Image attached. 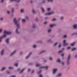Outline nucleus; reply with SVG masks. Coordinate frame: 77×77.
<instances>
[{"instance_id":"nucleus-1","label":"nucleus","mask_w":77,"mask_h":77,"mask_svg":"<svg viewBox=\"0 0 77 77\" xmlns=\"http://www.w3.org/2000/svg\"><path fill=\"white\" fill-rule=\"evenodd\" d=\"M14 23H15V24L17 25V29L16 30V32L17 33H19V32H18L17 31L19 28V25H20V23H18V21H17V19H16V18H14Z\"/></svg>"},{"instance_id":"nucleus-2","label":"nucleus","mask_w":77,"mask_h":77,"mask_svg":"<svg viewBox=\"0 0 77 77\" xmlns=\"http://www.w3.org/2000/svg\"><path fill=\"white\" fill-rule=\"evenodd\" d=\"M4 37H6V35L4 34L3 36H1V37H0V43L2 41V39L4 38Z\"/></svg>"},{"instance_id":"nucleus-3","label":"nucleus","mask_w":77,"mask_h":77,"mask_svg":"<svg viewBox=\"0 0 77 77\" xmlns=\"http://www.w3.org/2000/svg\"><path fill=\"white\" fill-rule=\"evenodd\" d=\"M4 33H5V34H7V35H10V34H11V32L5 30L4 32Z\"/></svg>"},{"instance_id":"nucleus-4","label":"nucleus","mask_w":77,"mask_h":77,"mask_svg":"<svg viewBox=\"0 0 77 77\" xmlns=\"http://www.w3.org/2000/svg\"><path fill=\"white\" fill-rule=\"evenodd\" d=\"M70 57H71V54H69V55L68 58V60L67 61V65H69V59H70Z\"/></svg>"},{"instance_id":"nucleus-5","label":"nucleus","mask_w":77,"mask_h":77,"mask_svg":"<svg viewBox=\"0 0 77 77\" xmlns=\"http://www.w3.org/2000/svg\"><path fill=\"white\" fill-rule=\"evenodd\" d=\"M57 69H54L53 70V74H55V73L56 72V71H57Z\"/></svg>"},{"instance_id":"nucleus-6","label":"nucleus","mask_w":77,"mask_h":77,"mask_svg":"<svg viewBox=\"0 0 77 77\" xmlns=\"http://www.w3.org/2000/svg\"><path fill=\"white\" fill-rule=\"evenodd\" d=\"M48 66H42L41 67L39 68L40 69H41V68H45L46 69H48Z\"/></svg>"},{"instance_id":"nucleus-7","label":"nucleus","mask_w":77,"mask_h":77,"mask_svg":"<svg viewBox=\"0 0 77 77\" xmlns=\"http://www.w3.org/2000/svg\"><path fill=\"white\" fill-rule=\"evenodd\" d=\"M15 53H16V51H14L11 54L10 56H12V55H14V54Z\"/></svg>"},{"instance_id":"nucleus-8","label":"nucleus","mask_w":77,"mask_h":77,"mask_svg":"<svg viewBox=\"0 0 77 77\" xmlns=\"http://www.w3.org/2000/svg\"><path fill=\"white\" fill-rule=\"evenodd\" d=\"M53 14V12H52L51 13L46 14L45 15H51V14Z\"/></svg>"},{"instance_id":"nucleus-9","label":"nucleus","mask_w":77,"mask_h":77,"mask_svg":"<svg viewBox=\"0 0 77 77\" xmlns=\"http://www.w3.org/2000/svg\"><path fill=\"white\" fill-rule=\"evenodd\" d=\"M55 24H50V27H54V26H55Z\"/></svg>"},{"instance_id":"nucleus-10","label":"nucleus","mask_w":77,"mask_h":77,"mask_svg":"<svg viewBox=\"0 0 77 77\" xmlns=\"http://www.w3.org/2000/svg\"><path fill=\"white\" fill-rule=\"evenodd\" d=\"M9 38H7L6 39V43H7V44H9Z\"/></svg>"},{"instance_id":"nucleus-11","label":"nucleus","mask_w":77,"mask_h":77,"mask_svg":"<svg viewBox=\"0 0 77 77\" xmlns=\"http://www.w3.org/2000/svg\"><path fill=\"white\" fill-rule=\"evenodd\" d=\"M32 54V52H30L29 54V55L26 57V59H28V58H29V56H30V54Z\"/></svg>"},{"instance_id":"nucleus-12","label":"nucleus","mask_w":77,"mask_h":77,"mask_svg":"<svg viewBox=\"0 0 77 77\" xmlns=\"http://www.w3.org/2000/svg\"><path fill=\"white\" fill-rule=\"evenodd\" d=\"M73 27L74 29H77V24H75L73 25Z\"/></svg>"},{"instance_id":"nucleus-13","label":"nucleus","mask_w":77,"mask_h":77,"mask_svg":"<svg viewBox=\"0 0 77 77\" xmlns=\"http://www.w3.org/2000/svg\"><path fill=\"white\" fill-rule=\"evenodd\" d=\"M26 69V68H24L20 72V73H22V72H23L24 71V70H25Z\"/></svg>"},{"instance_id":"nucleus-14","label":"nucleus","mask_w":77,"mask_h":77,"mask_svg":"<svg viewBox=\"0 0 77 77\" xmlns=\"http://www.w3.org/2000/svg\"><path fill=\"white\" fill-rule=\"evenodd\" d=\"M41 9H42V12H44L45 10H44V8H43L42 7H41Z\"/></svg>"},{"instance_id":"nucleus-15","label":"nucleus","mask_w":77,"mask_h":77,"mask_svg":"<svg viewBox=\"0 0 77 77\" xmlns=\"http://www.w3.org/2000/svg\"><path fill=\"white\" fill-rule=\"evenodd\" d=\"M75 44V42H74L73 43L71 44L70 45H71V46H74V45Z\"/></svg>"},{"instance_id":"nucleus-16","label":"nucleus","mask_w":77,"mask_h":77,"mask_svg":"<svg viewBox=\"0 0 77 77\" xmlns=\"http://www.w3.org/2000/svg\"><path fill=\"white\" fill-rule=\"evenodd\" d=\"M62 74L61 73H59L57 75V77H60V76Z\"/></svg>"},{"instance_id":"nucleus-17","label":"nucleus","mask_w":77,"mask_h":77,"mask_svg":"<svg viewBox=\"0 0 77 77\" xmlns=\"http://www.w3.org/2000/svg\"><path fill=\"white\" fill-rule=\"evenodd\" d=\"M3 52H4V50L3 49L1 52L2 55H3Z\"/></svg>"},{"instance_id":"nucleus-18","label":"nucleus","mask_w":77,"mask_h":77,"mask_svg":"<svg viewBox=\"0 0 77 77\" xmlns=\"http://www.w3.org/2000/svg\"><path fill=\"white\" fill-rule=\"evenodd\" d=\"M68 43H67L66 44H64V45H63V46H66V45H68Z\"/></svg>"},{"instance_id":"nucleus-19","label":"nucleus","mask_w":77,"mask_h":77,"mask_svg":"<svg viewBox=\"0 0 77 77\" xmlns=\"http://www.w3.org/2000/svg\"><path fill=\"white\" fill-rule=\"evenodd\" d=\"M41 65L40 64H36V66H39Z\"/></svg>"},{"instance_id":"nucleus-20","label":"nucleus","mask_w":77,"mask_h":77,"mask_svg":"<svg viewBox=\"0 0 77 77\" xmlns=\"http://www.w3.org/2000/svg\"><path fill=\"white\" fill-rule=\"evenodd\" d=\"M76 50V48H73L72 49V51H74V50Z\"/></svg>"},{"instance_id":"nucleus-21","label":"nucleus","mask_w":77,"mask_h":77,"mask_svg":"<svg viewBox=\"0 0 77 77\" xmlns=\"http://www.w3.org/2000/svg\"><path fill=\"white\" fill-rule=\"evenodd\" d=\"M5 69H6L5 67H3L2 69L1 70L3 71V70H5Z\"/></svg>"},{"instance_id":"nucleus-22","label":"nucleus","mask_w":77,"mask_h":77,"mask_svg":"<svg viewBox=\"0 0 77 77\" xmlns=\"http://www.w3.org/2000/svg\"><path fill=\"white\" fill-rule=\"evenodd\" d=\"M22 21L23 22H26V20L24 19H23L22 20Z\"/></svg>"},{"instance_id":"nucleus-23","label":"nucleus","mask_w":77,"mask_h":77,"mask_svg":"<svg viewBox=\"0 0 77 77\" xmlns=\"http://www.w3.org/2000/svg\"><path fill=\"white\" fill-rule=\"evenodd\" d=\"M56 20V18H54L52 20V21H54Z\"/></svg>"},{"instance_id":"nucleus-24","label":"nucleus","mask_w":77,"mask_h":77,"mask_svg":"<svg viewBox=\"0 0 77 77\" xmlns=\"http://www.w3.org/2000/svg\"><path fill=\"white\" fill-rule=\"evenodd\" d=\"M23 12H24V9H21V13H23Z\"/></svg>"},{"instance_id":"nucleus-25","label":"nucleus","mask_w":77,"mask_h":77,"mask_svg":"<svg viewBox=\"0 0 77 77\" xmlns=\"http://www.w3.org/2000/svg\"><path fill=\"white\" fill-rule=\"evenodd\" d=\"M45 51H42L41 52H40L39 54H41V53H44V52H45Z\"/></svg>"},{"instance_id":"nucleus-26","label":"nucleus","mask_w":77,"mask_h":77,"mask_svg":"<svg viewBox=\"0 0 77 77\" xmlns=\"http://www.w3.org/2000/svg\"><path fill=\"white\" fill-rule=\"evenodd\" d=\"M32 11L33 13L34 14H35V11L34 9H32Z\"/></svg>"},{"instance_id":"nucleus-27","label":"nucleus","mask_w":77,"mask_h":77,"mask_svg":"<svg viewBox=\"0 0 77 77\" xmlns=\"http://www.w3.org/2000/svg\"><path fill=\"white\" fill-rule=\"evenodd\" d=\"M50 9H51V8H48L47 9V11H50Z\"/></svg>"},{"instance_id":"nucleus-28","label":"nucleus","mask_w":77,"mask_h":77,"mask_svg":"<svg viewBox=\"0 0 77 77\" xmlns=\"http://www.w3.org/2000/svg\"><path fill=\"white\" fill-rule=\"evenodd\" d=\"M51 29H49L48 30V33H50V32H51Z\"/></svg>"},{"instance_id":"nucleus-29","label":"nucleus","mask_w":77,"mask_h":77,"mask_svg":"<svg viewBox=\"0 0 77 77\" xmlns=\"http://www.w3.org/2000/svg\"><path fill=\"white\" fill-rule=\"evenodd\" d=\"M66 36H67V35H65L63 36V38H66Z\"/></svg>"},{"instance_id":"nucleus-30","label":"nucleus","mask_w":77,"mask_h":77,"mask_svg":"<svg viewBox=\"0 0 77 77\" xmlns=\"http://www.w3.org/2000/svg\"><path fill=\"white\" fill-rule=\"evenodd\" d=\"M65 42H66V40H65L63 41V43L64 44H65Z\"/></svg>"},{"instance_id":"nucleus-31","label":"nucleus","mask_w":77,"mask_h":77,"mask_svg":"<svg viewBox=\"0 0 77 77\" xmlns=\"http://www.w3.org/2000/svg\"><path fill=\"white\" fill-rule=\"evenodd\" d=\"M15 66L17 67L18 66V63H16L14 64Z\"/></svg>"},{"instance_id":"nucleus-32","label":"nucleus","mask_w":77,"mask_h":77,"mask_svg":"<svg viewBox=\"0 0 77 77\" xmlns=\"http://www.w3.org/2000/svg\"><path fill=\"white\" fill-rule=\"evenodd\" d=\"M57 44H58V43H57V42L54 45V46H56V45H57Z\"/></svg>"},{"instance_id":"nucleus-33","label":"nucleus","mask_w":77,"mask_h":77,"mask_svg":"<svg viewBox=\"0 0 77 77\" xmlns=\"http://www.w3.org/2000/svg\"><path fill=\"white\" fill-rule=\"evenodd\" d=\"M39 77H43V76L42 75V74H40L39 75Z\"/></svg>"},{"instance_id":"nucleus-34","label":"nucleus","mask_w":77,"mask_h":77,"mask_svg":"<svg viewBox=\"0 0 77 77\" xmlns=\"http://www.w3.org/2000/svg\"><path fill=\"white\" fill-rule=\"evenodd\" d=\"M57 62H60V59H59L57 60Z\"/></svg>"},{"instance_id":"nucleus-35","label":"nucleus","mask_w":77,"mask_h":77,"mask_svg":"<svg viewBox=\"0 0 77 77\" xmlns=\"http://www.w3.org/2000/svg\"><path fill=\"white\" fill-rule=\"evenodd\" d=\"M61 52H62V50H60V51L59 52H58V53H61Z\"/></svg>"},{"instance_id":"nucleus-36","label":"nucleus","mask_w":77,"mask_h":77,"mask_svg":"<svg viewBox=\"0 0 77 77\" xmlns=\"http://www.w3.org/2000/svg\"><path fill=\"white\" fill-rule=\"evenodd\" d=\"M3 20V17H1L0 19V20L1 21H2V20Z\"/></svg>"},{"instance_id":"nucleus-37","label":"nucleus","mask_w":77,"mask_h":77,"mask_svg":"<svg viewBox=\"0 0 77 77\" xmlns=\"http://www.w3.org/2000/svg\"><path fill=\"white\" fill-rule=\"evenodd\" d=\"M2 30H3V29H0V33H1V32H2Z\"/></svg>"},{"instance_id":"nucleus-38","label":"nucleus","mask_w":77,"mask_h":77,"mask_svg":"<svg viewBox=\"0 0 77 77\" xmlns=\"http://www.w3.org/2000/svg\"><path fill=\"white\" fill-rule=\"evenodd\" d=\"M41 71H42V70H40V71L38 73V74H40V73L41 72Z\"/></svg>"},{"instance_id":"nucleus-39","label":"nucleus","mask_w":77,"mask_h":77,"mask_svg":"<svg viewBox=\"0 0 77 77\" xmlns=\"http://www.w3.org/2000/svg\"><path fill=\"white\" fill-rule=\"evenodd\" d=\"M48 2H53V0H48Z\"/></svg>"},{"instance_id":"nucleus-40","label":"nucleus","mask_w":77,"mask_h":77,"mask_svg":"<svg viewBox=\"0 0 77 77\" xmlns=\"http://www.w3.org/2000/svg\"><path fill=\"white\" fill-rule=\"evenodd\" d=\"M11 2H14V1H17V0H11Z\"/></svg>"},{"instance_id":"nucleus-41","label":"nucleus","mask_w":77,"mask_h":77,"mask_svg":"<svg viewBox=\"0 0 77 77\" xmlns=\"http://www.w3.org/2000/svg\"><path fill=\"white\" fill-rule=\"evenodd\" d=\"M63 19V17H61L60 19L61 20H62Z\"/></svg>"},{"instance_id":"nucleus-42","label":"nucleus","mask_w":77,"mask_h":77,"mask_svg":"<svg viewBox=\"0 0 77 77\" xmlns=\"http://www.w3.org/2000/svg\"><path fill=\"white\" fill-rule=\"evenodd\" d=\"M4 2V0H2L0 2L2 3V2Z\"/></svg>"},{"instance_id":"nucleus-43","label":"nucleus","mask_w":77,"mask_h":77,"mask_svg":"<svg viewBox=\"0 0 77 77\" xmlns=\"http://www.w3.org/2000/svg\"><path fill=\"white\" fill-rule=\"evenodd\" d=\"M71 48V47H69L67 48V50H69V49H70Z\"/></svg>"},{"instance_id":"nucleus-44","label":"nucleus","mask_w":77,"mask_h":77,"mask_svg":"<svg viewBox=\"0 0 77 77\" xmlns=\"http://www.w3.org/2000/svg\"><path fill=\"white\" fill-rule=\"evenodd\" d=\"M35 25H34L32 26V28H35Z\"/></svg>"},{"instance_id":"nucleus-45","label":"nucleus","mask_w":77,"mask_h":77,"mask_svg":"<svg viewBox=\"0 0 77 77\" xmlns=\"http://www.w3.org/2000/svg\"><path fill=\"white\" fill-rule=\"evenodd\" d=\"M7 14H10V11H7Z\"/></svg>"},{"instance_id":"nucleus-46","label":"nucleus","mask_w":77,"mask_h":77,"mask_svg":"<svg viewBox=\"0 0 77 77\" xmlns=\"http://www.w3.org/2000/svg\"><path fill=\"white\" fill-rule=\"evenodd\" d=\"M36 47V45H34L33 46V48H35V47Z\"/></svg>"},{"instance_id":"nucleus-47","label":"nucleus","mask_w":77,"mask_h":77,"mask_svg":"<svg viewBox=\"0 0 77 77\" xmlns=\"http://www.w3.org/2000/svg\"><path fill=\"white\" fill-rule=\"evenodd\" d=\"M75 58H77V54L75 55Z\"/></svg>"},{"instance_id":"nucleus-48","label":"nucleus","mask_w":77,"mask_h":77,"mask_svg":"<svg viewBox=\"0 0 77 77\" xmlns=\"http://www.w3.org/2000/svg\"><path fill=\"white\" fill-rule=\"evenodd\" d=\"M45 1L44 0L42 2V3H45Z\"/></svg>"},{"instance_id":"nucleus-49","label":"nucleus","mask_w":77,"mask_h":77,"mask_svg":"<svg viewBox=\"0 0 77 77\" xmlns=\"http://www.w3.org/2000/svg\"><path fill=\"white\" fill-rule=\"evenodd\" d=\"M14 8H13L12 9V12H13V13H14Z\"/></svg>"},{"instance_id":"nucleus-50","label":"nucleus","mask_w":77,"mask_h":77,"mask_svg":"<svg viewBox=\"0 0 77 77\" xmlns=\"http://www.w3.org/2000/svg\"><path fill=\"white\" fill-rule=\"evenodd\" d=\"M26 19H27V20H28V19H29V18H28V17H26Z\"/></svg>"},{"instance_id":"nucleus-51","label":"nucleus","mask_w":77,"mask_h":77,"mask_svg":"<svg viewBox=\"0 0 77 77\" xmlns=\"http://www.w3.org/2000/svg\"><path fill=\"white\" fill-rule=\"evenodd\" d=\"M49 59H50V60H52V57H50L49 58Z\"/></svg>"},{"instance_id":"nucleus-52","label":"nucleus","mask_w":77,"mask_h":77,"mask_svg":"<svg viewBox=\"0 0 77 77\" xmlns=\"http://www.w3.org/2000/svg\"><path fill=\"white\" fill-rule=\"evenodd\" d=\"M33 72H34V70H33L32 71V72L31 73H32H32H33Z\"/></svg>"},{"instance_id":"nucleus-53","label":"nucleus","mask_w":77,"mask_h":77,"mask_svg":"<svg viewBox=\"0 0 77 77\" xmlns=\"http://www.w3.org/2000/svg\"><path fill=\"white\" fill-rule=\"evenodd\" d=\"M12 68H13L12 67H9V69H12Z\"/></svg>"},{"instance_id":"nucleus-54","label":"nucleus","mask_w":77,"mask_h":77,"mask_svg":"<svg viewBox=\"0 0 77 77\" xmlns=\"http://www.w3.org/2000/svg\"><path fill=\"white\" fill-rule=\"evenodd\" d=\"M47 22H45L44 23V24H47Z\"/></svg>"},{"instance_id":"nucleus-55","label":"nucleus","mask_w":77,"mask_h":77,"mask_svg":"<svg viewBox=\"0 0 77 77\" xmlns=\"http://www.w3.org/2000/svg\"><path fill=\"white\" fill-rule=\"evenodd\" d=\"M20 2V0H19L17 1V2Z\"/></svg>"},{"instance_id":"nucleus-56","label":"nucleus","mask_w":77,"mask_h":77,"mask_svg":"<svg viewBox=\"0 0 77 77\" xmlns=\"http://www.w3.org/2000/svg\"><path fill=\"white\" fill-rule=\"evenodd\" d=\"M46 61H47L46 60H44V62H46Z\"/></svg>"},{"instance_id":"nucleus-57","label":"nucleus","mask_w":77,"mask_h":77,"mask_svg":"<svg viewBox=\"0 0 77 77\" xmlns=\"http://www.w3.org/2000/svg\"><path fill=\"white\" fill-rule=\"evenodd\" d=\"M18 71H20V69L18 68L17 69Z\"/></svg>"},{"instance_id":"nucleus-58","label":"nucleus","mask_w":77,"mask_h":77,"mask_svg":"<svg viewBox=\"0 0 77 77\" xmlns=\"http://www.w3.org/2000/svg\"><path fill=\"white\" fill-rule=\"evenodd\" d=\"M47 18H48V17H46L45 18V20H47Z\"/></svg>"},{"instance_id":"nucleus-59","label":"nucleus","mask_w":77,"mask_h":77,"mask_svg":"<svg viewBox=\"0 0 77 77\" xmlns=\"http://www.w3.org/2000/svg\"><path fill=\"white\" fill-rule=\"evenodd\" d=\"M63 55H64V54H61L62 56H63Z\"/></svg>"},{"instance_id":"nucleus-60","label":"nucleus","mask_w":77,"mask_h":77,"mask_svg":"<svg viewBox=\"0 0 77 77\" xmlns=\"http://www.w3.org/2000/svg\"><path fill=\"white\" fill-rule=\"evenodd\" d=\"M30 71V69H28V71Z\"/></svg>"},{"instance_id":"nucleus-61","label":"nucleus","mask_w":77,"mask_h":77,"mask_svg":"<svg viewBox=\"0 0 77 77\" xmlns=\"http://www.w3.org/2000/svg\"><path fill=\"white\" fill-rule=\"evenodd\" d=\"M62 65H64V62H63L62 63Z\"/></svg>"},{"instance_id":"nucleus-62","label":"nucleus","mask_w":77,"mask_h":77,"mask_svg":"<svg viewBox=\"0 0 77 77\" xmlns=\"http://www.w3.org/2000/svg\"><path fill=\"white\" fill-rule=\"evenodd\" d=\"M60 46H61V45H59V47H60Z\"/></svg>"},{"instance_id":"nucleus-63","label":"nucleus","mask_w":77,"mask_h":77,"mask_svg":"<svg viewBox=\"0 0 77 77\" xmlns=\"http://www.w3.org/2000/svg\"><path fill=\"white\" fill-rule=\"evenodd\" d=\"M32 2H33L32 1H30V3H32Z\"/></svg>"},{"instance_id":"nucleus-64","label":"nucleus","mask_w":77,"mask_h":77,"mask_svg":"<svg viewBox=\"0 0 77 77\" xmlns=\"http://www.w3.org/2000/svg\"><path fill=\"white\" fill-rule=\"evenodd\" d=\"M10 73V72H7V73L8 74H9Z\"/></svg>"}]
</instances>
